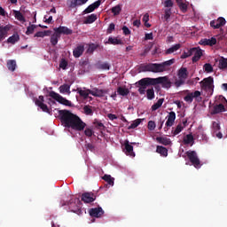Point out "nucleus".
Here are the masks:
<instances>
[{
	"mask_svg": "<svg viewBox=\"0 0 227 227\" xmlns=\"http://www.w3.org/2000/svg\"><path fill=\"white\" fill-rule=\"evenodd\" d=\"M59 118L62 125L67 127V129H73V130L81 132L86 128V124L81 117L71 113L69 110H59Z\"/></svg>",
	"mask_w": 227,
	"mask_h": 227,
	"instance_id": "obj_1",
	"label": "nucleus"
},
{
	"mask_svg": "<svg viewBox=\"0 0 227 227\" xmlns=\"http://www.w3.org/2000/svg\"><path fill=\"white\" fill-rule=\"evenodd\" d=\"M175 63V59H171L160 64H146L141 66L142 72H153V74H160V72H168L169 67Z\"/></svg>",
	"mask_w": 227,
	"mask_h": 227,
	"instance_id": "obj_2",
	"label": "nucleus"
},
{
	"mask_svg": "<svg viewBox=\"0 0 227 227\" xmlns=\"http://www.w3.org/2000/svg\"><path fill=\"white\" fill-rule=\"evenodd\" d=\"M67 205L69 207V210L74 212V214H77V215H81L82 214V202L79 198H72L68 202Z\"/></svg>",
	"mask_w": 227,
	"mask_h": 227,
	"instance_id": "obj_3",
	"label": "nucleus"
},
{
	"mask_svg": "<svg viewBox=\"0 0 227 227\" xmlns=\"http://www.w3.org/2000/svg\"><path fill=\"white\" fill-rule=\"evenodd\" d=\"M200 88L204 91H207V95L214 94V78L209 76L207 78H204L200 82Z\"/></svg>",
	"mask_w": 227,
	"mask_h": 227,
	"instance_id": "obj_4",
	"label": "nucleus"
},
{
	"mask_svg": "<svg viewBox=\"0 0 227 227\" xmlns=\"http://www.w3.org/2000/svg\"><path fill=\"white\" fill-rule=\"evenodd\" d=\"M49 97L53 98V100L59 102V104H62V106H67V107H72V102L70 100L63 98L61 95L54 92L53 90L50 91Z\"/></svg>",
	"mask_w": 227,
	"mask_h": 227,
	"instance_id": "obj_5",
	"label": "nucleus"
},
{
	"mask_svg": "<svg viewBox=\"0 0 227 227\" xmlns=\"http://www.w3.org/2000/svg\"><path fill=\"white\" fill-rule=\"evenodd\" d=\"M186 156L188 157L190 162H192V166H194V168L197 169L201 168V161L200 160V158H198V153L196 151L186 152Z\"/></svg>",
	"mask_w": 227,
	"mask_h": 227,
	"instance_id": "obj_6",
	"label": "nucleus"
},
{
	"mask_svg": "<svg viewBox=\"0 0 227 227\" xmlns=\"http://www.w3.org/2000/svg\"><path fill=\"white\" fill-rule=\"evenodd\" d=\"M197 102H201V92L200 90H195L194 92H190L184 97V101L188 102L189 104H192V100Z\"/></svg>",
	"mask_w": 227,
	"mask_h": 227,
	"instance_id": "obj_7",
	"label": "nucleus"
},
{
	"mask_svg": "<svg viewBox=\"0 0 227 227\" xmlns=\"http://www.w3.org/2000/svg\"><path fill=\"white\" fill-rule=\"evenodd\" d=\"M192 50V63H198V61H200V59H201V57L203 56V51L200 48H191Z\"/></svg>",
	"mask_w": 227,
	"mask_h": 227,
	"instance_id": "obj_8",
	"label": "nucleus"
},
{
	"mask_svg": "<svg viewBox=\"0 0 227 227\" xmlns=\"http://www.w3.org/2000/svg\"><path fill=\"white\" fill-rule=\"evenodd\" d=\"M226 24V19L223 17H219L217 20H213L210 21V27H213V29H219L223 27Z\"/></svg>",
	"mask_w": 227,
	"mask_h": 227,
	"instance_id": "obj_9",
	"label": "nucleus"
},
{
	"mask_svg": "<svg viewBox=\"0 0 227 227\" xmlns=\"http://www.w3.org/2000/svg\"><path fill=\"white\" fill-rule=\"evenodd\" d=\"M136 86L138 88V93H140V95H145V93H146V88H148L149 85L146 79L143 78L136 82Z\"/></svg>",
	"mask_w": 227,
	"mask_h": 227,
	"instance_id": "obj_10",
	"label": "nucleus"
},
{
	"mask_svg": "<svg viewBox=\"0 0 227 227\" xmlns=\"http://www.w3.org/2000/svg\"><path fill=\"white\" fill-rule=\"evenodd\" d=\"M97 200V196L93 192H84L82 194V201L83 203H93Z\"/></svg>",
	"mask_w": 227,
	"mask_h": 227,
	"instance_id": "obj_11",
	"label": "nucleus"
},
{
	"mask_svg": "<svg viewBox=\"0 0 227 227\" xmlns=\"http://www.w3.org/2000/svg\"><path fill=\"white\" fill-rule=\"evenodd\" d=\"M53 31L55 33H58V35H59L60 36H61V35H72V33H74V30L68 28L67 27H63V26L53 28Z\"/></svg>",
	"mask_w": 227,
	"mask_h": 227,
	"instance_id": "obj_12",
	"label": "nucleus"
},
{
	"mask_svg": "<svg viewBox=\"0 0 227 227\" xmlns=\"http://www.w3.org/2000/svg\"><path fill=\"white\" fill-rule=\"evenodd\" d=\"M160 84H161V87L165 88V90H169L173 83L171 82V80H169V77L160 76Z\"/></svg>",
	"mask_w": 227,
	"mask_h": 227,
	"instance_id": "obj_13",
	"label": "nucleus"
},
{
	"mask_svg": "<svg viewBox=\"0 0 227 227\" xmlns=\"http://www.w3.org/2000/svg\"><path fill=\"white\" fill-rule=\"evenodd\" d=\"M100 4H102V1L98 0L96 2H94L93 4H91L90 5H89L84 11H83V14L86 13H91L93 12H95V10H97V8H98L100 6Z\"/></svg>",
	"mask_w": 227,
	"mask_h": 227,
	"instance_id": "obj_14",
	"label": "nucleus"
},
{
	"mask_svg": "<svg viewBox=\"0 0 227 227\" xmlns=\"http://www.w3.org/2000/svg\"><path fill=\"white\" fill-rule=\"evenodd\" d=\"M166 118V127H173V125H175V120H176V114L175 112H170Z\"/></svg>",
	"mask_w": 227,
	"mask_h": 227,
	"instance_id": "obj_15",
	"label": "nucleus"
},
{
	"mask_svg": "<svg viewBox=\"0 0 227 227\" xmlns=\"http://www.w3.org/2000/svg\"><path fill=\"white\" fill-rule=\"evenodd\" d=\"M166 118V127H173V125H175V120H176V114L175 112H170Z\"/></svg>",
	"mask_w": 227,
	"mask_h": 227,
	"instance_id": "obj_16",
	"label": "nucleus"
},
{
	"mask_svg": "<svg viewBox=\"0 0 227 227\" xmlns=\"http://www.w3.org/2000/svg\"><path fill=\"white\" fill-rule=\"evenodd\" d=\"M124 153L126 155H130V157H136V154L134 153V146H132L129 140L124 141Z\"/></svg>",
	"mask_w": 227,
	"mask_h": 227,
	"instance_id": "obj_17",
	"label": "nucleus"
},
{
	"mask_svg": "<svg viewBox=\"0 0 227 227\" xmlns=\"http://www.w3.org/2000/svg\"><path fill=\"white\" fill-rule=\"evenodd\" d=\"M89 214L90 217H102L104 215V209L102 207L90 208Z\"/></svg>",
	"mask_w": 227,
	"mask_h": 227,
	"instance_id": "obj_18",
	"label": "nucleus"
},
{
	"mask_svg": "<svg viewBox=\"0 0 227 227\" xmlns=\"http://www.w3.org/2000/svg\"><path fill=\"white\" fill-rule=\"evenodd\" d=\"M200 45H209V47H214L217 43V39L215 37H211L210 39L204 38L200 41Z\"/></svg>",
	"mask_w": 227,
	"mask_h": 227,
	"instance_id": "obj_19",
	"label": "nucleus"
},
{
	"mask_svg": "<svg viewBox=\"0 0 227 227\" xmlns=\"http://www.w3.org/2000/svg\"><path fill=\"white\" fill-rule=\"evenodd\" d=\"M10 29H12L10 25L0 26V42H3V40L8 36V31H10Z\"/></svg>",
	"mask_w": 227,
	"mask_h": 227,
	"instance_id": "obj_20",
	"label": "nucleus"
},
{
	"mask_svg": "<svg viewBox=\"0 0 227 227\" xmlns=\"http://www.w3.org/2000/svg\"><path fill=\"white\" fill-rule=\"evenodd\" d=\"M107 93H109V90H100L95 88L93 90H91L90 95H92V97H98L99 98H102V97Z\"/></svg>",
	"mask_w": 227,
	"mask_h": 227,
	"instance_id": "obj_21",
	"label": "nucleus"
},
{
	"mask_svg": "<svg viewBox=\"0 0 227 227\" xmlns=\"http://www.w3.org/2000/svg\"><path fill=\"white\" fill-rule=\"evenodd\" d=\"M88 0H67V4L69 8H77V6H82L86 4Z\"/></svg>",
	"mask_w": 227,
	"mask_h": 227,
	"instance_id": "obj_22",
	"label": "nucleus"
},
{
	"mask_svg": "<svg viewBox=\"0 0 227 227\" xmlns=\"http://www.w3.org/2000/svg\"><path fill=\"white\" fill-rule=\"evenodd\" d=\"M84 54V44H78L73 51V56L74 58H81Z\"/></svg>",
	"mask_w": 227,
	"mask_h": 227,
	"instance_id": "obj_23",
	"label": "nucleus"
},
{
	"mask_svg": "<svg viewBox=\"0 0 227 227\" xmlns=\"http://www.w3.org/2000/svg\"><path fill=\"white\" fill-rule=\"evenodd\" d=\"M76 91H78L80 97H82L84 100L90 98V95H91V90H86V88H83V90H82L81 88H77Z\"/></svg>",
	"mask_w": 227,
	"mask_h": 227,
	"instance_id": "obj_24",
	"label": "nucleus"
},
{
	"mask_svg": "<svg viewBox=\"0 0 227 227\" xmlns=\"http://www.w3.org/2000/svg\"><path fill=\"white\" fill-rule=\"evenodd\" d=\"M178 79H184V81L189 77V72L187 71V67H181L177 73Z\"/></svg>",
	"mask_w": 227,
	"mask_h": 227,
	"instance_id": "obj_25",
	"label": "nucleus"
},
{
	"mask_svg": "<svg viewBox=\"0 0 227 227\" xmlns=\"http://www.w3.org/2000/svg\"><path fill=\"white\" fill-rule=\"evenodd\" d=\"M35 106H37V107H40V109H42L43 113H48L49 114H51V111L49 110V107L47 106V105H45L44 103H42L38 99L35 101Z\"/></svg>",
	"mask_w": 227,
	"mask_h": 227,
	"instance_id": "obj_26",
	"label": "nucleus"
},
{
	"mask_svg": "<svg viewBox=\"0 0 227 227\" xmlns=\"http://www.w3.org/2000/svg\"><path fill=\"white\" fill-rule=\"evenodd\" d=\"M156 141H158L160 145H164V146L171 145V139L166 137H156Z\"/></svg>",
	"mask_w": 227,
	"mask_h": 227,
	"instance_id": "obj_27",
	"label": "nucleus"
},
{
	"mask_svg": "<svg viewBox=\"0 0 227 227\" xmlns=\"http://www.w3.org/2000/svg\"><path fill=\"white\" fill-rule=\"evenodd\" d=\"M148 86H155L160 84V76L158 78H145Z\"/></svg>",
	"mask_w": 227,
	"mask_h": 227,
	"instance_id": "obj_28",
	"label": "nucleus"
},
{
	"mask_svg": "<svg viewBox=\"0 0 227 227\" xmlns=\"http://www.w3.org/2000/svg\"><path fill=\"white\" fill-rule=\"evenodd\" d=\"M59 38H61L59 34H58V32L54 31V34L51 35V39H50V42H51V45H53V47L58 45V42H59Z\"/></svg>",
	"mask_w": 227,
	"mask_h": 227,
	"instance_id": "obj_29",
	"label": "nucleus"
},
{
	"mask_svg": "<svg viewBox=\"0 0 227 227\" xmlns=\"http://www.w3.org/2000/svg\"><path fill=\"white\" fill-rule=\"evenodd\" d=\"M183 141L184 145H191L192 146L194 145V137L190 133L184 137Z\"/></svg>",
	"mask_w": 227,
	"mask_h": 227,
	"instance_id": "obj_30",
	"label": "nucleus"
},
{
	"mask_svg": "<svg viewBox=\"0 0 227 227\" xmlns=\"http://www.w3.org/2000/svg\"><path fill=\"white\" fill-rule=\"evenodd\" d=\"M156 152L157 153H160L161 157H168V148L162 146V145H158L156 147Z\"/></svg>",
	"mask_w": 227,
	"mask_h": 227,
	"instance_id": "obj_31",
	"label": "nucleus"
},
{
	"mask_svg": "<svg viewBox=\"0 0 227 227\" xmlns=\"http://www.w3.org/2000/svg\"><path fill=\"white\" fill-rule=\"evenodd\" d=\"M180 47H182L181 43H176L173 46H171L170 48L167 49L165 51V54H173V52H176V51H178L180 49Z\"/></svg>",
	"mask_w": 227,
	"mask_h": 227,
	"instance_id": "obj_32",
	"label": "nucleus"
},
{
	"mask_svg": "<svg viewBox=\"0 0 227 227\" xmlns=\"http://www.w3.org/2000/svg\"><path fill=\"white\" fill-rule=\"evenodd\" d=\"M19 40H20V36L19 35V34H13L7 39V43H12V45H15V43H17Z\"/></svg>",
	"mask_w": 227,
	"mask_h": 227,
	"instance_id": "obj_33",
	"label": "nucleus"
},
{
	"mask_svg": "<svg viewBox=\"0 0 227 227\" xmlns=\"http://www.w3.org/2000/svg\"><path fill=\"white\" fill-rule=\"evenodd\" d=\"M97 20V14L92 13L90 15H88L84 21L83 24H93V22H95Z\"/></svg>",
	"mask_w": 227,
	"mask_h": 227,
	"instance_id": "obj_34",
	"label": "nucleus"
},
{
	"mask_svg": "<svg viewBox=\"0 0 227 227\" xmlns=\"http://www.w3.org/2000/svg\"><path fill=\"white\" fill-rule=\"evenodd\" d=\"M7 68L10 72H15L17 68V61L11 59L7 61Z\"/></svg>",
	"mask_w": 227,
	"mask_h": 227,
	"instance_id": "obj_35",
	"label": "nucleus"
},
{
	"mask_svg": "<svg viewBox=\"0 0 227 227\" xmlns=\"http://www.w3.org/2000/svg\"><path fill=\"white\" fill-rule=\"evenodd\" d=\"M218 68H220V70H224L227 68V59L221 57V59L218 60Z\"/></svg>",
	"mask_w": 227,
	"mask_h": 227,
	"instance_id": "obj_36",
	"label": "nucleus"
},
{
	"mask_svg": "<svg viewBox=\"0 0 227 227\" xmlns=\"http://www.w3.org/2000/svg\"><path fill=\"white\" fill-rule=\"evenodd\" d=\"M59 93H67V95H70L71 91H70V85L67 83H64L63 85H61L59 88Z\"/></svg>",
	"mask_w": 227,
	"mask_h": 227,
	"instance_id": "obj_37",
	"label": "nucleus"
},
{
	"mask_svg": "<svg viewBox=\"0 0 227 227\" xmlns=\"http://www.w3.org/2000/svg\"><path fill=\"white\" fill-rule=\"evenodd\" d=\"M45 36H51V30L39 31L35 35L36 38H43Z\"/></svg>",
	"mask_w": 227,
	"mask_h": 227,
	"instance_id": "obj_38",
	"label": "nucleus"
},
{
	"mask_svg": "<svg viewBox=\"0 0 227 227\" xmlns=\"http://www.w3.org/2000/svg\"><path fill=\"white\" fill-rule=\"evenodd\" d=\"M14 17L20 22H26V18L24 17V14H22V12H20V11H14Z\"/></svg>",
	"mask_w": 227,
	"mask_h": 227,
	"instance_id": "obj_39",
	"label": "nucleus"
},
{
	"mask_svg": "<svg viewBox=\"0 0 227 227\" xmlns=\"http://www.w3.org/2000/svg\"><path fill=\"white\" fill-rule=\"evenodd\" d=\"M118 95H121V97H127L129 95V89L123 88V87H118L117 89Z\"/></svg>",
	"mask_w": 227,
	"mask_h": 227,
	"instance_id": "obj_40",
	"label": "nucleus"
},
{
	"mask_svg": "<svg viewBox=\"0 0 227 227\" xmlns=\"http://www.w3.org/2000/svg\"><path fill=\"white\" fill-rule=\"evenodd\" d=\"M164 104V98H160L155 104L152 106V111H157V109L162 107Z\"/></svg>",
	"mask_w": 227,
	"mask_h": 227,
	"instance_id": "obj_41",
	"label": "nucleus"
},
{
	"mask_svg": "<svg viewBox=\"0 0 227 227\" xmlns=\"http://www.w3.org/2000/svg\"><path fill=\"white\" fill-rule=\"evenodd\" d=\"M108 43H111V45H121V43H123V42H121V40H120L116 37H109Z\"/></svg>",
	"mask_w": 227,
	"mask_h": 227,
	"instance_id": "obj_42",
	"label": "nucleus"
},
{
	"mask_svg": "<svg viewBox=\"0 0 227 227\" xmlns=\"http://www.w3.org/2000/svg\"><path fill=\"white\" fill-rule=\"evenodd\" d=\"M146 97L148 100H153L155 98V90H153V87L146 90Z\"/></svg>",
	"mask_w": 227,
	"mask_h": 227,
	"instance_id": "obj_43",
	"label": "nucleus"
},
{
	"mask_svg": "<svg viewBox=\"0 0 227 227\" xmlns=\"http://www.w3.org/2000/svg\"><path fill=\"white\" fill-rule=\"evenodd\" d=\"M103 180L107 182L109 185H114V179L111 176V175H105L103 176Z\"/></svg>",
	"mask_w": 227,
	"mask_h": 227,
	"instance_id": "obj_44",
	"label": "nucleus"
},
{
	"mask_svg": "<svg viewBox=\"0 0 227 227\" xmlns=\"http://www.w3.org/2000/svg\"><path fill=\"white\" fill-rule=\"evenodd\" d=\"M182 130H184V126H182V123H179L175 129V130H172V134L173 136H178V134H180Z\"/></svg>",
	"mask_w": 227,
	"mask_h": 227,
	"instance_id": "obj_45",
	"label": "nucleus"
},
{
	"mask_svg": "<svg viewBox=\"0 0 227 227\" xmlns=\"http://www.w3.org/2000/svg\"><path fill=\"white\" fill-rule=\"evenodd\" d=\"M97 49H98V44L91 43L89 45L87 52L89 54H93V52H95V51H97Z\"/></svg>",
	"mask_w": 227,
	"mask_h": 227,
	"instance_id": "obj_46",
	"label": "nucleus"
},
{
	"mask_svg": "<svg viewBox=\"0 0 227 227\" xmlns=\"http://www.w3.org/2000/svg\"><path fill=\"white\" fill-rule=\"evenodd\" d=\"M112 13H114V16L120 15L121 13V6L120 4L115 5L112 8Z\"/></svg>",
	"mask_w": 227,
	"mask_h": 227,
	"instance_id": "obj_47",
	"label": "nucleus"
},
{
	"mask_svg": "<svg viewBox=\"0 0 227 227\" xmlns=\"http://www.w3.org/2000/svg\"><path fill=\"white\" fill-rule=\"evenodd\" d=\"M141 121H143V120L141 119H137L135 120L130 126L129 127V129H137V127H139V125H141Z\"/></svg>",
	"mask_w": 227,
	"mask_h": 227,
	"instance_id": "obj_48",
	"label": "nucleus"
},
{
	"mask_svg": "<svg viewBox=\"0 0 227 227\" xmlns=\"http://www.w3.org/2000/svg\"><path fill=\"white\" fill-rule=\"evenodd\" d=\"M184 84H185V80H184L183 78H179L174 82V86H176V88H180V86H184Z\"/></svg>",
	"mask_w": 227,
	"mask_h": 227,
	"instance_id": "obj_49",
	"label": "nucleus"
},
{
	"mask_svg": "<svg viewBox=\"0 0 227 227\" xmlns=\"http://www.w3.org/2000/svg\"><path fill=\"white\" fill-rule=\"evenodd\" d=\"M203 69L205 70V72H207V74H210L212 72H214V67L210 65V63H206L203 67Z\"/></svg>",
	"mask_w": 227,
	"mask_h": 227,
	"instance_id": "obj_50",
	"label": "nucleus"
},
{
	"mask_svg": "<svg viewBox=\"0 0 227 227\" xmlns=\"http://www.w3.org/2000/svg\"><path fill=\"white\" fill-rule=\"evenodd\" d=\"M212 129L213 132H219V130H221V125L217 121H213Z\"/></svg>",
	"mask_w": 227,
	"mask_h": 227,
	"instance_id": "obj_51",
	"label": "nucleus"
},
{
	"mask_svg": "<svg viewBox=\"0 0 227 227\" xmlns=\"http://www.w3.org/2000/svg\"><path fill=\"white\" fill-rule=\"evenodd\" d=\"M35 29H36V26L35 25H30L27 28L26 35H33V33H35Z\"/></svg>",
	"mask_w": 227,
	"mask_h": 227,
	"instance_id": "obj_52",
	"label": "nucleus"
},
{
	"mask_svg": "<svg viewBox=\"0 0 227 227\" xmlns=\"http://www.w3.org/2000/svg\"><path fill=\"white\" fill-rule=\"evenodd\" d=\"M83 111H84L85 114H87V115L91 116V114H93V110L91 109V106H85L83 107Z\"/></svg>",
	"mask_w": 227,
	"mask_h": 227,
	"instance_id": "obj_53",
	"label": "nucleus"
},
{
	"mask_svg": "<svg viewBox=\"0 0 227 227\" xmlns=\"http://www.w3.org/2000/svg\"><path fill=\"white\" fill-rule=\"evenodd\" d=\"M191 56H192V50L190 49L187 52H184L182 55H181V59H186V58H191Z\"/></svg>",
	"mask_w": 227,
	"mask_h": 227,
	"instance_id": "obj_54",
	"label": "nucleus"
},
{
	"mask_svg": "<svg viewBox=\"0 0 227 227\" xmlns=\"http://www.w3.org/2000/svg\"><path fill=\"white\" fill-rule=\"evenodd\" d=\"M178 3V6L180 8V10H182V12H187V5L184 2H177Z\"/></svg>",
	"mask_w": 227,
	"mask_h": 227,
	"instance_id": "obj_55",
	"label": "nucleus"
},
{
	"mask_svg": "<svg viewBox=\"0 0 227 227\" xmlns=\"http://www.w3.org/2000/svg\"><path fill=\"white\" fill-rule=\"evenodd\" d=\"M155 127H156L155 121H148L147 128L150 130H155Z\"/></svg>",
	"mask_w": 227,
	"mask_h": 227,
	"instance_id": "obj_56",
	"label": "nucleus"
},
{
	"mask_svg": "<svg viewBox=\"0 0 227 227\" xmlns=\"http://www.w3.org/2000/svg\"><path fill=\"white\" fill-rule=\"evenodd\" d=\"M94 125L96 126V129H98L99 130H102V129H105L104 123L95 121Z\"/></svg>",
	"mask_w": 227,
	"mask_h": 227,
	"instance_id": "obj_57",
	"label": "nucleus"
},
{
	"mask_svg": "<svg viewBox=\"0 0 227 227\" xmlns=\"http://www.w3.org/2000/svg\"><path fill=\"white\" fill-rule=\"evenodd\" d=\"M173 0H165L164 6L165 8H173Z\"/></svg>",
	"mask_w": 227,
	"mask_h": 227,
	"instance_id": "obj_58",
	"label": "nucleus"
},
{
	"mask_svg": "<svg viewBox=\"0 0 227 227\" xmlns=\"http://www.w3.org/2000/svg\"><path fill=\"white\" fill-rule=\"evenodd\" d=\"M67 67H68V62H67L65 59H62L59 63V67L63 70H66Z\"/></svg>",
	"mask_w": 227,
	"mask_h": 227,
	"instance_id": "obj_59",
	"label": "nucleus"
},
{
	"mask_svg": "<svg viewBox=\"0 0 227 227\" xmlns=\"http://www.w3.org/2000/svg\"><path fill=\"white\" fill-rule=\"evenodd\" d=\"M170 17H171V9H166L165 10V15H164L165 20H168V19Z\"/></svg>",
	"mask_w": 227,
	"mask_h": 227,
	"instance_id": "obj_60",
	"label": "nucleus"
},
{
	"mask_svg": "<svg viewBox=\"0 0 227 227\" xmlns=\"http://www.w3.org/2000/svg\"><path fill=\"white\" fill-rule=\"evenodd\" d=\"M114 27H115V25L114 23H111L106 30V33L108 35H111V33H113V31H114Z\"/></svg>",
	"mask_w": 227,
	"mask_h": 227,
	"instance_id": "obj_61",
	"label": "nucleus"
},
{
	"mask_svg": "<svg viewBox=\"0 0 227 227\" xmlns=\"http://www.w3.org/2000/svg\"><path fill=\"white\" fill-rule=\"evenodd\" d=\"M84 134H85V136H87V137H91V136H93V130H91V129H90V128H87L84 130Z\"/></svg>",
	"mask_w": 227,
	"mask_h": 227,
	"instance_id": "obj_62",
	"label": "nucleus"
},
{
	"mask_svg": "<svg viewBox=\"0 0 227 227\" xmlns=\"http://www.w3.org/2000/svg\"><path fill=\"white\" fill-rule=\"evenodd\" d=\"M145 40H153V33L145 34Z\"/></svg>",
	"mask_w": 227,
	"mask_h": 227,
	"instance_id": "obj_63",
	"label": "nucleus"
},
{
	"mask_svg": "<svg viewBox=\"0 0 227 227\" xmlns=\"http://www.w3.org/2000/svg\"><path fill=\"white\" fill-rule=\"evenodd\" d=\"M123 35H130V29H129L126 26L122 27Z\"/></svg>",
	"mask_w": 227,
	"mask_h": 227,
	"instance_id": "obj_64",
	"label": "nucleus"
}]
</instances>
